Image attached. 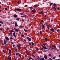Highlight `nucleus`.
<instances>
[{"instance_id": "nucleus-40", "label": "nucleus", "mask_w": 60, "mask_h": 60, "mask_svg": "<svg viewBox=\"0 0 60 60\" xmlns=\"http://www.w3.org/2000/svg\"><path fill=\"white\" fill-rule=\"evenodd\" d=\"M56 58V57L55 56L53 57L52 58V59H55Z\"/></svg>"}, {"instance_id": "nucleus-10", "label": "nucleus", "mask_w": 60, "mask_h": 60, "mask_svg": "<svg viewBox=\"0 0 60 60\" xmlns=\"http://www.w3.org/2000/svg\"><path fill=\"white\" fill-rule=\"evenodd\" d=\"M14 18H16L17 17H18V15H17L15 14L14 15Z\"/></svg>"}, {"instance_id": "nucleus-42", "label": "nucleus", "mask_w": 60, "mask_h": 60, "mask_svg": "<svg viewBox=\"0 0 60 60\" xmlns=\"http://www.w3.org/2000/svg\"><path fill=\"white\" fill-rule=\"evenodd\" d=\"M2 51L3 52H4V53L5 54V51H4V50H3Z\"/></svg>"}, {"instance_id": "nucleus-49", "label": "nucleus", "mask_w": 60, "mask_h": 60, "mask_svg": "<svg viewBox=\"0 0 60 60\" xmlns=\"http://www.w3.org/2000/svg\"><path fill=\"white\" fill-rule=\"evenodd\" d=\"M23 40L24 41H25V42H26V40L25 39H23Z\"/></svg>"}, {"instance_id": "nucleus-45", "label": "nucleus", "mask_w": 60, "mask_h": 60, "mask_svg": "<svg viewBox=\"0 0 60 60\" xmlns=\"http://www.w3.org/2000/svg\"><path fill=\"white\" fill-rule=\"evenodd\" d=\"M21 36H22V37H24V35L23 34H22Z\"/></svg>"}, {"instance_id": "nucleus-36", "label": "nucleus", "mask_w": 60, "mask_h": 60, "mask_svg": "<svg viewBox=\"0 0 60 60\" xmlns=\"http://www.w3.org/2000/svg\"><path fill=\"white\" fill-rule=\"evenodd\" d=\"M45 41H48V38H45Z\"/></svg>"}, {"instance_id": "nucleus-25", "label": "nucleus", "mask_w": 60, "mask_h": 60, "mask_svg": "<svg viewBox=\"0 0 60 60\" xmlns=\"http://www.w3.org/2000/svg\"><path fill=\"white\" fill-rule=\"evenodd\" d=\"M8 34L10 35H11V36H12V34L10 33H8Z\"/></svg>"}, {"instance_id": "nucleus-20", "label": "nucleus", "mask_w": 60, "mask_h": 60, "mask_svg": "<svg viewBox=\"0 0 60 60\" xmlns=\"http://www.w3.org/2000/svg\"><path fill=\"white\" fill-rule=\"evenodd\" d=\"M25 53L26 54H27V55H29V53H28V52H27V51H26L25 52Z\"/></svg>"}, {"instance_id": "nucleus-60", "label": "nucleus", "mask_w": 60, "mask_h": 60, "mask_svg": "<svg viewBox=\"0 0 60 60\" xmlns=\"http://www.w3.org/2000/svg\"><path fill=\"white\" fill-rule=\"evenodd\" d=\"M51 22H52V21H54V20H53L52 19L51 20Z\"/></svg>"}, {"instance_id": "nucleus-47", "label": "nucleus", "mask_w": 60, "mask_h": 60, "mask_svg": "<svg viewBox=\"0 0 60 60\" xmlns=\"http://www.w3.org/2000/svg\"><path fill=\"white\" fill-rule=\"evenodd\" d=\"M37 11L36 10H35L34 11V13H35V12H36Z\"/></svg>"}, {"instance_id": "nucleus-38", "label": "nucleus", "mask_w": 60, "mask_h": 60, "mask_svg": "<svg viewBox=\"0 0 60 60\" xmlns=\"http://www.w3.org/2000/svg\"><path fill=\"white\" fill-rule=\"evenodd\" d=\"M20 19V18H18L16 19V20H19V19Z\"/></svg>"}, {"instance_id": "nucleus-32", "label": "nucleus", "mask_w": 60, "mask_h": 60, "mask_svg": "<svg viewBox=\"0 0 60 60\" xmlns=\"http://www.w3.org/2000/svg\"><path fill=\"white\" fill-rule=\"evenodd\" d=\"M34 6H35V7H34L35 8H36L38 7V6H37V5H34Z\"/></svg>"}, {"instance_id": "nucleus-29", "label": "nucleus", "mask_w": 60, "mask_h": 60, "mask_svg": "<svg viewBox=\"0 0 60 60\" xmlns=\"http://www.w3.org/2000/svg\"><path fill=\"white\" fill-rule=\"evenodd\" d=\"M14 49H15V50L16 51H17V49H16V48L15 47Z\"/></svg>"}, {"instance_id": "nucleus-24", "label": "nucleus", "mask_w": 60, "mask_h": 60, "mask_svg": "<svg viewBox=\"0 0 60 60\" xmlns=\"http://www.w3.org/2000/svg\"><path fill=\"white\" fill-rule=\"evenodd\" d=\"M0 23H1V24H4L3 22L1 21H0Z\"/></svg>"}, {"instance_id": "nucleus-58", "label": "nucleus", "mask_w": 60, "mask_h": 60, "mask_svg": "<svg viewBox=\"0 0 60 60\" xmlns=\"http://www.w3.org/2000/svg\"><path fill=\"white\" fill-rule=\"evenodd\" d=\"M7 50L8 51H9V49H8V48H7Z\"/></svg>"}, {"instance_id": "nucleus-57", "label": "nucleus", "mask_w": 60, "mask_h": 60, "mask_svg": "<svg viewBox=\"0 0 60 60\" xmlns=\"http://www.w3.org/2000/svg\"><path fill=\"white\" fill-rule=\"evenodd\" d=\"M49 59L50 60H52V59L51 58H49Z\"/></svg>"}, {"instance_id": "nucleus-44", "label": "nucleus", "mask_w": 60, "mask_h": 60, "mask_svg": "<svg viewBox=\"0 0 60 60\" xmlns=\"http://www.w3.org/2000/svg\"><path fill=\"white\" fill-rule=\"evenodd\" d=\"M29 45L30 46H31L32 45V44L30 43L29 44Z\"/></svg>"}, {"instance_id": "nucleus-14", "label": "nucleus", "mask_w": 60, "mask_h": 60, "mask_svg": "<svg viewBox=\"0 0 60 60\" xmlns=\"http://www.w3.org/2000/svg\"><path fill=\"white\" fill-rule=\"evenodd\" d=\"M44 57L45 59H47V58H48V56H47L46 55H45L44 56Z\"/></svg>"}, {"instance_id": "nucleus-37", "label": "nucleus", "mask_w": 60, "mask_h": 60, "mask_svg": "<svg viewBox=\"0 0 60 60\" xmlns=\"http://www.w3.org/2000/svg\"><path fill=\"white\" fill-rule=\"evenodd\" d=\"M10 32H14V31H13V30H10Z\"/></svg>"}, {"instance_id": "nucleus-53", "label": "nucleus", "mask_w": 60, "mask_h": 60, "mask_svg": "<svg viewBox=\"0 0 60 60\" xmlns=\"http://www.w3.org/2000/svg\"><path fill=\"white\" fill-rule=\"evenodd\" d=\"M17 3L18 4H19V1H18L17 2Z\"/></svg>"}, {"instance_id": "nucleus-22", "label": "nucleus", "mask_w": 60, "mask_h": 60, "mask_svg": "<svg viewBox=\"0 0 60 60\" xmlns=\"http://www.w3.org/2000/svg\"><path fill=\"white\" fill-rule=\"evenodd\" d=\"M46 26H47V27H48V26H49V24H48L47 23H46Z\"/></svg>"}, {"instance_id": "nucleus-63", "label": "nucleus", "mask_w": 60, "mask_h": 60, "mask_svg": "<svg viewBox=\"0 0 60 60\" xmlns=\"http://www.w3.org/2000/svg\"><path fill=\"white\" fill-rule=\"evenodd\" d=\"M7 24H8V25H10V23L9 22H7Z\"/></svg>"}, {"instance_id": "nucleus-12", "label": "nucleus", "mask_w": 60, "mask_h": 60, "mask_svg": "<svg viewBox=\"0 0 60 60\" xmlns=\"http://www.w3.org/2000/svg\"><path fill=\"white\" fill-rule=\"evenodd\" d=\"M14 29L15 30V31H16V32H18L19 31V30L18 29H16L15 28H14Z\"/></svg>"}, {"instance_id": "nucleus-17", "label": "nucleus", "mask_w": 60, "mask_h": 60, "mask_svg": "<svg viewBox=\"0 0 60 60\" xmlns=\"http://www.w3.org/2000/svg\"><path fill=\"white\" fill-rule=\"evenodd\" d=\"M8 59H11V57L10 56H8Z\"/></svg>"}, {"instance_id": "nucleus-8", "label": "nucleus", "mask_w": 60, "mask_h": 60, "mask_svg": "<svg viewBox=\"0 0 60 60\" xmlns=\"http://www.w3.org/2000/svg\"><path fill=\"white\" fill-rule=\"evenodd\" d=\"M27 39L29 41H31V38L28 37H27Z\"/></svg>"}, {"instance_id": "nucleus-61", "label": "nucleus", "mask_w": 60, "mask_h": 60, "mask_svg": "<svg viewBox=\"0 0 60 60\" xmlns=\"http://www.w3.org/2000/svg\"><path fill=\"white\" fill-rule=\"evenodd\" d=\"M57 10H60V8H57Z\"/></svg>"}, {"instance_id": "nucleus-56", "label": "nucleus", "mask_w": 60, "mask_h": 60, "mask_svg": "<svg viewBox=\"0 0 60 60\" xmlns=\"http://www.w3.org/2000/svg\"><path fill=\"white\" fill-rule=\"evenodd\" d=\"M43 46H45V44L43 43Z\"/></svg>"}, {"instance_id": "nucleus-1", "label": "nucleus", "mask_w": 60, "mask_h": 60, "mask_svg": "<svg viewBox=\"0 0 60 60\" xmlns=\"http://www.w3.org/2000/svg\"><path fill=\"white\" fill-rule=\"evenodd\" d=\"M53 6H54V7L53 8H52V10H56V5H57L56 4L54 3L53 4Z\"/></svg>"}, {"instance_id": "nucleus-52", "label": "nucleus", "mask_w": 60, "mask_h": 60, "mask_svg": "<svg viewBox=\"0 0 60 60\" xmlns=\"http://www.w3.org/2000/svg\"><path fill=\"white\" fill-rule=\"evenodd\" d=\"M59 30H59V29H58L57 30V32H59Z\"/></svg>"}, {"instance_id": "nucleus-51", "label": "nucleus", "mask_w": 60, "mask_h": 60, "mask_svg": "<svg viewBox=\"0 0 60 60\" xmlns=\"http://www.w3.org/2000/svg\"><path fill=\"white\" fill-rule=\"evenodd\" d=\"M1 43H2V45H4V43L1 42Z\"/></svg>"}, {"instance_id": "nucleus-48", "label": "nucleus", "mask_w": 60, "mask_h": 60, "mask_svg": "<svg viewBox=\"0 0 60 60\" xmlns=\"http://www.w3.org/2000/svg\"><path fill=\"white\" fill-rule=\"evenodd\" d=\"M23 14H24V13H20V14H21V15H23Z\"/></svg>"}, {"instance_id": "nucleus-11", "label": "nucleus", "mask_w": 60, "mask_h": 60, "mask_svg": "<svg viewBox=\"0 0 60 60\" xmlns=\"http://www.w3.org/2000/svg\"><path fill=\"white\" fill-rule=\"evenodd\" d=\"M15 26H18V25L16 22H15Z\"/></svg>"}, {"instance_id": "nucleus-7", "label": "nucleus", "mask_w": 60, "mask_h": 60, "mask_svg": "<svg viewBox=\"0 0 60 60\" xmlns=\"http://www.w3.org/2000/svg\"><path fill=\"white\" fill-rule=\"evenodd\" d=\"M16 34V32H14L13 34V35L14 37H17L15 35V34Z\"/></svg>"}, {"instance_id": "nucleus-5", "label": "nucleus", "mask_w": 60, "mask_h": 60, "mask_svg": "<svg viewBox=\"0 0 60 60\" xmlns=\"http://www.w3.org/2000/svg\"><path fill=\"white\" fill-rule=\"evenodd\" d=\"M50 30L52 32H54L55 31V30H54V29L53 28L50 29Z\"/></svg>"}, {"instance_id": "nucleus-59", "label": "nucleus", "mask_w": 60, "mask_h": 60, "mask_svg": "<svg viewBox=\"0 0 60 60\" xmlns=\"http://www.w3.org/2000/svg\"><path fill=\"white\" fill-rule=\"evenodd\" d=\"M41 22H44V21L43 20H42L41 21Z\"/></svg>"}, {"instance_id": "nucleus-9", "label": "nucleus", "mask_w": 60, "mask_h": 60, "mask_svg": "<svg viewBox=\"0 0 60 60\" xmlns=\"http://www.w3.org/2000/svg\"><path fill=\"white\" fill-rule=\"evenodd\" d=\"M42 48H43V49H48V48L46 47V46H42Z\"/></svg>"}, {"instance_id": "nucleus-6", "label": "nucleus", "mask_w": 60, "mask_h": 60, "mask_svg": "<svg viewBox=\"0 0 60 60\" xmlns=\"http://www.w3.org/2000/svg\"><path fill=\"white\" fill-rule=\"evenodd\" d=\"M4 43L5 46H7V44H6V41L5 39L4 40Z\"/></svg>"}, {"instance_id": "nucleus-26", "label": "nucleus", "mask_w": 60, "mask_h": 60, "mask_svg": "<svg viewBox=\"0 0 60 60\" xmlns=\"http://www.w3.org/2000/svg\"><path fill=\"white\" fill-rule=\"evenodd\" d=\"M31 43L32 45H33V46L34 45V43H33V42H31Z\"/></svg>"}, {"instance_id": "nucleus-15", "label": "nucleus", "mask_w": 60, "mask_h": 60, "mask_svg": "<svg viewBox=\"0 0 60 60\" xmlns=\"http://www.w3.org/2000/svg\"><path fill=\"white\" fill-rule=\"evenodd\" d=\"M24 30L25 32H27V33H28V30H26L25 29H24Z\"/></svg>"}, {"instance_id": "nucleus-54", "label": "nucleus", "mask_w": 60, "mask_h": 60, "mask_svg": "<svg viewBox=\"0 0 60 60\" xmlns=\"http://www.w3.org/2000/svg\"><path fill=\"white\" fill-rule=\"evenodd\" d=\"M8 9H7V8H5V10H6L7 11V10Z\"/></svg>"}, {"instance_id": "nucleus-46", "label": "nucleus", "mask_w": 60, "mask_h": 60, "mask_svg": "<svg viewBox=\"0 0 60 60\" xmlns=\"http://www.w3.org/2000/svg\"><path fill=\"white\" fill-rule=\"evenodd\" d=\"M1 29L0 30V31H2V30H3V28L2 27H1L0 28Z\"/></svg>"}, {"instance_id": "nucleus-16", "label": "nucleus", "mask_w": 60, "mask_h": 60, "mask_svg": "<svg viewBox=\"0 0 60 60\" xmlns=\"http://www.w3.org/2000/svg\"><path fill=\"white\" fill-rule=\"evenodd\" d=\"M54 4V3H51L50 4L49 6H51V5H52V4Z\"/></svg>"}, {"instance_id": "nucleus-23", "label": "nucleus", "mask_w": 60, "mask_h": 60, "mask_svg": "<svg viewBox=\"0 0 60 60\" xmlns=\"http://www.w3.org/2000/svg\"><path fill=\"white\" fill-rule=\"evenodd\" d=\"M52 46H53L54 48H56V46L54 45H52Z\"/></svg>"}, {"instance_id": "nucleus-27", "label": "nucleus", "mask_w": 60, "mask_h": 60, "mask_svg": "<svg viewBox=\"0 0 60 60\" xmlns=\"http://www.w3.org/2000/svg\"><path fill=\"white\" fill-rule=\"evenodd\" d=\"M26 15H23L21 16V17L22 18H24V17H26Z\"/></svg>"}, {"instance_id": "nucleus-18", "label": "nucleus", "mask_w": 60, "mask_h": 60, "mask_svg": "<svg viewBox=\"0 0 60 60\" xmlns=\"http://www.w3.org/2000/svg\"><path fill=\"white\" fill-rule=\"evenodd\" d=\"M42 50L43 51L44 50V52H47V50L45 49H43Z\"/></svg>"}, {"instance_id": "nucleus-28", "label": "nucleus", "mask_w": 60, "mask_h": 60, "mask_svg": "<svg viewBox=\"0 0 60 60\" xmlns=\"http://www.w3.org/2000/svg\"><path fill=\"white\" fill-rule=\"evenodd\" d=\"M51 48H52L50 49L51 50H54V48H53V47H52Z\"/></svg>"}, {"instance_id": "nucleus-35", "label": "nucleus", "mask_w": 60, "mask_h": 60, "mask_svg": "<svg viewBox=\"0 0 60 60\" xmlns=\"http://www.w3.org/2000/svg\"><path fill=\"white\" fill-rule=\"evenodd\" d=\"M39 26L40 28H41V27H42V26H41V25L40 24L39 25Z\"/></svg>"}, {"instance_id": "nucleus-64", "label": "nucleus", "mask_w": 60, "mask_h": 60, "mask_svg": "<svg viewBox=\"0 0 60 60\" xmlns=\"http://www.w3.org/2000/svg\"><path fill=\"white\" fill-rule=\"evenodd\" d=\"M9 27H8L7 28V30H9Z\"/></svg>"}, {"instance_id": "nucleus-62", "label": "nucleus", "mask_w": 60, "mask_h": 60, "mask_svg": "<svg viewBox=\"0 0 60 60\" xmlns=\"http://www.w3.org/2000/svg\"><path fill=\"white\" fill-rule=\"evenodd\" d=\"M59 49H60V45H59Z\"/></svg>"}, {"instance_id": "nucleus-43", "label": "nucleus", "mask_w": 60, "mask_h": 60, "mask_svg": "<svg viewBox=\"0 0 60 60\" xmlns=\"http://www.w3.org/2000/svg\"><path fill=\"white\" fill-rule=\"evenodd\" d=\"M18 47H19V49H21V46H19Z\"/></svg>"}, {"instance_id": "nucleus-2", "label": "nucleus", "mask_w": 60, "mask_h": 60, "mask_svg": "<svg viewBox=\"0 0 60 60\" xmlns=\"http://www.w3.org/2000/svg\"><path fill=\"white\" fill-rule=\"evenodd\" d=\"M15 11H19L20 12H21V9L20 8H18L15 9Z\"/></svg>"}, {"instance_id": "nucleus-21", "label": "nucleus", "mask_w": 60, "mask_h": 60, "mask_svg": "<svg viewBox=\"0 0 60 60\" xmlns=\"http://www.w3.org/2000/svg\"><path fill=\"white\" fill-rule=\"evenodd\" d=\"M40 34H42V31H40Z\"/></svg>"}, {"instance_id": "nucleus-55", "label": "nucleus", "mask_w": 60, "mask_h": 60, "mask_svg": "<svg viewBox=\"0 0 60 60\" xmlns=\"http://www.w3.org/2000/svg\"><path fill=\"white\" fill-rule=\"evenodd\" d=\"M17 46H18V47H19V44H18L17 45Z\"/></svg>"}, {"instance_id": "nucleus-50", "label": "nucleus", "mask_w": 60, "mask_h": 60, "mask_svg": "<svg viewBox=\"0 0 60 60\" xmlns=\"http://www.w3.org/2000/svg\"><path fill=\"white\" fill-rule=\"evenodd\" d=\"M3 40H1L0 41V42H3Z\"/></svg>"}, {"instance_id": "nucleus-41", "label": "nucleus", "mask_w": 60, "mask_h": 60, "mask_svg": "<svg viewBox=\"0 0 60 60\" xmlns=\"http://www.w3.org/2000/svg\"><path fill=\"white\" fill-rule=\"evenodd\" d=\"M36 50H37V51H38V50H39V49L37 48L36 49Z\"/></svg>"}, {"instance_id": "nucleus-3", "label": "nucleus", "mask_w": 60, "mask_h": 60, "mask_svg": "<svg viewBox=\"0 0 60 60\" xmlns=\"http://www.w3.org/2000/svg\"><path fill=\"white\" fill-rule=\"evenodd\" d=\"M38 56V60H44V59L43 58H39V56Z\"/></svg>"}, {"instance_id": "nucleus-31", "label": "nucleus", "mask_w": 60, "mask_h": 60, "mask_svg": "<svg viewBox=\"0 0 60 60\" xmlns=\"http://www.w3.org/2000/svg\"><path fill=\"white\" fill-rule=\"evenodd\" d=\"M9 53H11V50L9 49Z\"/></svg>"}, {"instance_id": "nucleus-39", "label": "nucleus", "mask_w": 60, "mask_h": 60, "mask_svg": "<svg viewBox=\"0 0 60 60\" xmlns=\"http://www.w3.org/2000/svg\"><path fill=\"white\" fill-rule=\"evenodd\" d=\"M29 8L30 9H33V7H29Z\"/></svg>"}, {"instance_id": "nucleus-13", "label": "nucleus", "mask_w": 60, "mask_h": 60, "mask_svg": "<svg viewBox=\"0 0 60 60\" xmlns=\"http://www.w3.org/2000/svg\"><path fill=\"white\" fill-rule=\"evenodd\" d=\"M5 39H6V40H8V41H9V38L7 37H5Z\"/></svg>"}, {"instance_id": "nucleus-34", "label": "nucleus", "mask_w": 60, "mask_h": 60, "mask_svg": "<svg viewBox=\"0 0 60 60\" xmlns=\"http://www.w3.org/2000/svg\"><path fill=\"white\" fill-rule=\"evenodd\" d=\"M35 11V9H34L33 10H32V11H31V12H34V11Z\"/></svg>"}, {"instance_id": "nucleus-30", "label": "nucleus", "mask_w": 60, "mask_h": 60, "mask_svg": "<svg viewBox=\"0 0 60 60\" xmlns=\"http://www.w3.org/2000/svg\"><path fill=\"white\" fill-rule=\"evenodd\" d=\"M28 58H29V59L30 60H32V58H31V57H28Z\"/></svg>"}, {"instance_id": "nucleus-19", "label": "nucleus", "mask_w": 60, "mask_h": 60, "mask_svg": "<svg viewBox=\"0 0 60 60\" xmlns=\"http://www.w3.org/2000/svg\"><path fill=\"white\" fill-rule=\"evenodd\" d=\"M42 27H43V28H45V26H44V25L43 24L42 25Z\"/></svg>"}, {"instance_id": "nucleus-33", "label": "nucleus", "mask_w": 60, "mask_h": 60, "mask_svg": "<svg viewBox=\"0 0 60 60\" xmlns=\"http://www.w3.org/2000/svg\"><path fill=\"white\" fill-rule=\"evenodd\" d=\"M9 39H11V40H13V38L11 37Z\"/></svg>"}, {"instance_id": "nucleus-4", "label": "nucleus", "mask_w": 60, "mask_h": 60, "mask_svg": "<svg viewBox=\"0 0 60 60\" xmlns=\"http://www.w3.org/2000/svg\"><path fill=\"white\" fill-rule=\"evenodd\" d=\"M16 55H18V56H19L20 58H21V54L19 53H15Z\"/></svg>"}]
</instances>
